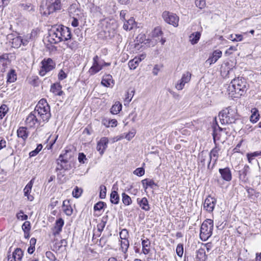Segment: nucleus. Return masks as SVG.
<instances>
[{
	"mask_svg": "<svg viewBox=\"0 0 261 261\" xmlns=\"http://www.w3.org/2000/svg\"><path fill=\"white\" fill-rule=\"evenodd\" d=\"M34 113L39 116L42 119L43 122H48L51 117V113L50 111V107H46L44 109H35Z\"/></svg>",
	"mask_w": 261,
	"mask_h": 261,
	"instance_id": "nucleus-10",
	"label": "nucleus"
},
{
	"mask_svg": "<svg viewBox=\"0 0 261 261\" xmlns=\"http://www.w3.org/2000/svg\"><path fill=\"white\" fill-rule=\"evenodd\" d=\"M186 83H185L184 81H182L181 79L178 82V83L176 84L175 85V88L177 89V90H182L184 86H185V85L186 84Z\"/></svg>",
	"mask_w": 261,
	"mask_h": 261,
	"instance_id": "nucleus-64",
	"label": "nucleus"
},
{
	"mask_svg": "<svg viewBox=\"0 0 261 261\" xmlns=\"http://www.w3.org/2000/svg\"><path fill=\"white\" fill-rule=\"evenodd\" d=\"M40 124V120L37 118V115L34 111L32 112L27 117L25 120V124L30 127H33L36 123Z\"/></svg>",
	"mask_w": 261,
	"mask_h": 261,
	"instance_id": "nucleus-14",
	"label": "nucleus"
},
{
	"mask_svg": "<svg viewBox=\"0 0 261 261\" xmlns=\"http://www.w3.org/2000/svg\"><path fill=\"white\" fill-rule=\"evenodd\" d=\"M196 6L200 9L203 8L206 5L205 0H195Z\"/></svg>",
	"mask_w": 261,
	"mask_h": 261,
	"instance_id": "nucleus-57",
	"label": "nucleus"
},
{
	"mask_svg": "<svg viewBox=\"0 0 261 261\" xmlns=\"http://www.w3.org/2000/svg\"><path fill=\"white\" fill-rule=\"evenodd\" d=\"M41 68L39 71L40 75L43 76L56 67L55 62L51 58L44 59L41 62Z\"/></svg>",
	"mask_w": 261,
	"mask_h": 261,
	"instance_id": "nucleus-6",
	"label": "nucleus"
},
{
	"mask_svg": "<svg viewBox=\"0 0 261 261\" xmlns=\"http://www.w3.org/2000/svg\"><path fill=\"white\" fill-rule=\"evenodd\" d=\"M176 253L179 257H182L184 253V246L182 244H178L176 249Z\"/></svg>",
	"mask_w": 261,
	"mask_h": 261,
	"instance_id": "nucleus-54",
	"label": "nucleus"
},
{
	"mask_svg": "<svg viewBox=\"0 0 261 261\" xmlns=\"http://www.w3.org/2000/svg\"><path fill=\"white\" fill-rule=\"evenodd\" d=\"M207 255L204 248H200L196 251V255L195 261H205Z\"/></svg>",
	"mask_w": 261,
	"mask_h": 261,
	"instance_id": "nucleus-28",
	"label": "nucleus"
},
{
	"mask_svg": "<svg viewBox=\"0 0 261 261\" xmlns=\"http://www.w3.org/2000/svg\"><path fill=\"white\" fill-rule=\"evenodd\" d=\"M8 111V108L6 105H2L0 107V119H2L6 115Z\"/></svg>",
	"mask_w": 261,
	"mask_h": 261,
	"instance_id": "nucleus-49",
	"label": "nucleus"
},
{
	"mask_svg": "<svg viewBox=\"0 0 261 261\" xmlns=\"http://www.w3.org/2000/svg\"><path fill=\"white\" fill-rule=\"evenodd\" d=\"M109 140L107 137H102L100 139V141L97 143L96 149L99 151L100 155H102L108 147Z\"/></svg>",
	"mask_w": 261,
	"mask_h": 261,
	"instance_id": "nucleus-16",
	"label": "nucleus"
},
{
	"mask_svg": "<svg viewBox=\"0 0 261 261\" xmlns=\"http://www.w3.org/2000/svg\"><path fill=\"white\" fill-rule=\"evenodd\" d=\"M34 178L32 179L25 186L23 189L24 195L27 197L28 200L33 201L34 197L30 195L34 183Z\"/></svg>",
	"mask_w": 261,
	"mask_h": 261,
	"instance_id": "nucleus-20",
	"label": "nucleus"
},
{
	"mask_svg": "<svg viewBox=\"0 0 261 261\" xmlns=\"http://www.w3.org/2000/svg\"><path fill=\"white\" fill-rule=\"evenodd\" d=\"M59 27L62 41H65L68 39H71L72 35L69 28L63 25H60Z\"/></svg>",
	"mask_w": 261,
	"mask_h": 261,
	"instance_id": "nucleus-15",
	"label": "nucleus"
},
{
	"mask_svg": "<svg viewBox=\"0 0 261 261\" xmlns=\"http://www.w3.org/2000/svg\"><path fill=\"white\" fill-rule=\"evenodd\" d=\"M164 21L167 23L177 27L178 25L179 17H164Z\"/></svg>",
	"mask_w": 261,
	"mask_h": 261,
	"instance_id": "nucleus-34",
	"label": "nucleus"
},
{
	"mask_svg": "<svg viewBox=\"0 0 261 261\" xmlns=\"http://www.w3.org/2000/svg\"><path fill=\"white\" fill-rule=\"evenodd\" d=\"M29 132L27 130L26 127H19L17 130V136L18 138H21L24 142H25L26 140L28 138Z\"/></svg>",
	"mask_w": 261,
	"mask_h": 261,
	"instance_id": "nucleus-24",
	"label": "nucleus"
},
{
	"mask_svg": "<svg viewBox=\"0 0 261 261\" xmlns=\"http://www.w3.org/2000/svg\"><path fill=\"white\" fill-rule=\"evenodd\" d=\"M69 151L66 150L64 153L60 154L59 158L56 160L57 167L56 170H68L71 168L70 164L69 163V159L70 155L68 154Z\"/></svg>",
	"mask_w": 261,
	"mask_h": 261,
	"instance_id": "nucleus-4",
	"label": "nucleus"
},
{
	"mask_svg": "<svg viewBox=\"0 0 261 261\" xmlns=\"http://www.w3.org/2000/svg\"><path fill=\"white\" fill-rule=\"evenodd\" d=\"M207 158V155L206 154V153L204 152L203 151L201 152V153L199 154V165L201 166L202 167H205V160Z\"/></svg>",
	"mask_w": 261,
	"mask_h": 261,
	"instance_id": "nucleus-45",
	"label": "nucleus"
},
{
	"mask_svg": "<svg viewBox=\"0 0 261 261\" xmlns=\"http://www.w3.org/2000/svg\"><path fill=\"white\" fill-rule=\"evenodd\" d=\"M16 216L17 219L21 220H26L28 218V215L24 214L22 210H20L19 212L17 213Z\"/></svg>",
	"mask_w": 261,
	"mask_h": 261,
	"instance_id": "nucleus-55",
	"label": "nucleus"
},
{
	"mask_svg": "<svg viewBox=\"0 0 261 261\" xmlns=\"http://www.w3.org/2000/svg\"><path fill=\"white\" fill-rule=\"evenodd\" d=\"M122 201L125 206L130 205L132 202V200L130 196L125 193H123L122 194Z\"/></svg>",
	"mask_w": 261,
	"mask_h": 261,
	"instance_id": "nucleus-44",
	"label": "nucleus"
},
{
	"mask_svg": "<svg viewBox=\"0 0 261 261\" xmlns=\"http://www.w3.org/2000/svg\"><path fill=\"white\" fill-rule=\"evenodd\" d=\"M82 192L83 190L76 186L72 191V195L74 197L77 198L81 196Z\"/></svg>",
	"mask_w": 261,
	"mask_h": 261,
	"instance_id": "nucleus-50",
	"label": "nucleus"
},
{
	"mask_svg": "<svg viewBox=\"0 0 261 261\" xmlns=\"http://www.w3.org/2000/svg\"><path fill=\"white\" fill-rule=\"evenodd\" d=\"M17 79V75L14 69H11L7 74V82L9 83L14 82Z\"/></svg>",
	"mask_w": 261,
	"mask_h": 261,
	"instance_id": "nucleus-42",
	"label": "nucleus"
},
{
	"mask_svg": "<svg viewBox=\"0 0 261 261\" xmlns=\"http://www.w3.org/2000/svg\"><path fill=\"white\" fill-rule=\"evenodd\" d=\"M121 249L124 253H126L127 251L128 248L129 246V241L128 240H124L121 241Z\"/></svg>",
	"mask_w": 261,
	"mask_h": 261,
	"instance_id": "nucleus-47",
	"label": "nucleus"
},
{
	"mask_svg": "<svg viewBox=\"0 0 261 261\" xmlns=\"http://www.w3.org/2000/svg\"><path fill=\"white\" fill-rule=\"evenodd\" d=\"M191 78V73L190 72L187 71L182 74L181 80L185 83H188L190 81Z\"/></svg>",
	"mask_w": 261,
	"mask_h": 261,
	"instance_id": "nucleus-52",
	"label": "nucleus"
},
{
	"mask_svg": "<svg viewBox=\"0 0 261 261\" xmlns=\"http://www.w3.org/2000/svg\"><path fill=\"white\" fill-rule=\"evenodd\" d=\"M121 109L122 105L119 101H117L111 108V113L113 114H117Z\"/></svg>",
	"mask_w": 261,
	"mask_h": 261,
	"instance_id": "nucleus-36",
	"label": "nucleus"
},
{
	"mask_svg": "<svg viewBox=\"0 0 261 261\" xmlns=\"http://www.w3.org/2000/svg\"><path fill=\"white\" fill-rule=\"evenodd\" d=\"M69 16H79L81 14V10L76 4L71 5L68 8Z\"/></svg>",
	"mask_w": 261,
	"mask_h": 261,
	"instance_id": "nucleus-29",
	"label": "nucleus"
},
{
	"mask_svg": "<svg viewBox=\"0 0 261 261\" xmlns=\"http://www.w3.org/2000/svg\"><path fill=\"white\" fill-rule=\"evenodd\" d=\"M163 34L161 28L160 27H156L155 28L152 32L151 37L153 38H159L160 36H161Z\"/></svg>",
	"mask_w": 261,
	"mask_h": 261,
	"instance_id": "nucleus-46",
	"label": "nucleus"
},
{
	"mask_svg": "<svg viewBox=\"0 0 261 261\" xmlns=\"http://www.w3.org/2000/svg\"><path fill=\"white\" fill-rule=\"evenodd\" d=\"M216 202L215 198L208 196L204 200L203 208L208 213H211L214 211Z\"/></svg>",
	"mask_w": 261,
	"mask_h": 261,
	"instance_id": "nucleus-11",
	"label": "nucleus"
},
{
	"mask_svg": "<svg viewBox=\"0 0 261 261\" xmlns=\"http://www.w3.org/2000/svg\"><path fill=\"white\" fill-rule=\"evenodd\" d=\"M50 91L55 95L59 96L62 95L63 93L62 90V86L59 83H55L51 85Z\"/></svg>",
	"mask_w": 261,
	"mask_h": 261,
	"instance_id": "nucleus-30",
	"label": "nucleus"
},
{
	"mask_svg": "<svg viewBox=\"0 0 261 261\" xmlns=\"http://www.w3.org/2000/svg\"><path fill=\"white\" fill-rule=\"evenodd\" d=\"M135 47L139 49L140 47H139L140 44H147L149 43V39L146 38V36L144 34H139L136 39L135 40Z\"/></svg>",
	"mask_w": 261,
	"mask_h": 261,
	"instance_id": "nucleus-21",
	"label": "nucleus"
},
{
	"mask_svg": "<svg viewBox=\"0 0 261 261\" xmlns=\"http://www.w3.org/2000/svg\"><path fill=\"white\" fill-rule=\"evenodd\" d=\"M110 201L112 203L117 204L119 202V196L116 191H112L110 194Z\"/></svg>",
	"mask_w": 261,
	"mask_h": 261,
	"instance_id": "nucleus-35",
	"label": "nucleus"
},
{
	"mask_svg": "<svg viewBox=\"0 0 261 261\" xmlns=\"http://www.w3.org/2000/svg\"><path fill=\"white\" fill-rule=\"evenodd\" d=\"M48 107L50 106L47 103L46 100L44 98H42L39 101L38 104L36 105L35 109H37V110H38L39 109H43L44 108L46 109V107Z\"/></svg>",
	"mask_w": 261,
	"mask_h": 261,
	"instance_id": "nucleus-43",
	"label": "nucleus"
},
{
	"mask_svg": "<svg viewBox=\"0 0 261 261\" xmlns=\"http://www.w3.org/2000/svg\"><path fill=\"white\" fill-rule=\"evenodd\" d=\"M201 34L199 32H196L193 34H192L190 36V41L191 42L192 44H196L200 37Z\"/></svg>",
	"mask_w": 261,
	"mask_h": 261,
	"instance_id": "nucleus-37",
	"label": "nucleus"
},
{
	"mask_svg": "<svg viewBox=\"0 0 261 261\" xmlns=\"http://www.w3.org/2000/svg\"><path fill=\"white\" fill-rule=\"evenodd\" d=\"M67 245V242L65 239L61 240L59 242H56L54 245V247L56 251H59L63 246L66 247Z\"/></svg>",
	"mask_w": 261,
	"mask_h": 261,
	"instance_id": "nucleus-41",
	"label": "nucleus"
},
{
	"mask_svg": "<svg viewBox=\"0 0 261 261\" xmlns=\"http://www.w3.org/2000/svg\"><path fill=\"white\" fill-rule=\"evenodd\" d=\"M46 10L44 12V15H50L61 9V0H47Z\"/></svg>",
	"mask_w": 261,
	"mask_h": 261,
	"instance_id": "nucleus-7",
	"label": "nucleus"
},
{
	"mask_svg": "<svg viewBox=\"0 0 261 261\" xmlns=\"http://www.w3.org/2000/svg\"><path fill=\"white\" fill-rule=\"evenodd\" d=\"M63 211L67 216H70L72 214V209L69 205V201L68 200H64L63 202Z\"/></svg>",
	"mask_w": 261,
	"mask_h": 261,
	"instance_id": "nucleus-33",
	"label": "nucleus"
},
{
	"mask_svg": "<svg viewBox=\"0 0 261 261\" xmlns=\"http://www.w3.org/2000/svg\"><path fill=\"white\" fill-rule=\"evenodd\" d=\"M141 244L142 246V253L145 255L148 254L150 251L151 242L149 239L145 238L144 236L141 238Z\"/></svg>",
	"mask_w": 261,
	"mask_h": 261,
	"instance_id": "nucleus-18",
	"label": "nucleus"
},
{
	"mask_svg": "<svg viewBox=\"0 0 261 261\" xmlns=\"http://www.w3.org/2000/svg\"><path fill=\"white\" fill-rule=\"evenodd\" d=\"M106 223H107L106 221L101 220L100 222H99L98 224H97V230L98 231V232L100 233H101V232L103 231V230L106 226Z\"/></svg>",
	"mask_w": 261,
	"mask_h": 261,
	"instance_id": "nucleus-56",
	"label": "nucleus"
},
{
	"mask_svg": "<svg viewBox=\"0 0 261 261\" xmlns=\"http://www.w3.org/2000/svg\"><path fill=\"white\" fill-rule=\"evenodd\" d=\"M112 76L110 74L105 75L101 80V84L105 87H109L111 84L113 83Z\"/></svg>",
	"mask_w": 261,
	"mask_h": 261,
	"instance_id": "nucleus-32",
	"label": "nucleus"
},
{
	"mask_svg": "<svg viewBox=\"0 0 261 261\" xmlns=\"http://www.w3.org/2000/svg\"><path fill=\"white\" fill-rule=\"evenodd\" d=\"M107 204L103 201H99L97 202L94 206L93 209L95 211H100L104 206H106Z\"/></svg>",
	"mask_w": 261,
	"mask_h": 261,
	"instance_id": "nucleus-51",
	"label": "nucleus"
},
{
	"mask_svg": "<svg viewBox=\"0 0 261 261\" xmlns=\"http://www.w3.org/2000/svg\"><path fill=\"white\" fill-rule=\"evenodd\" d=\"M213 221L207 219L202 223L200 228V238L202 241H206L213 233Z\"/></svg>",
	"mask_w": 261,
	"mask_h": 261,
	"instance_id": "nucleus-3",
	"label": "nucleus"
},
{
	"mask_svg": "<svg viewBox=\"0 0 261 261\" xmlns=\"http://www.w3.org/2000/svg\"><path fill=\"white\" fill-rule=\"evenodd\" d=\"M46 257L48 258L50 261H55L57 260V258L53 253L51 251H47L45 253Z\"/></svg>",
	"mask_w": 261,
	"mask_h": 261,
	"instance_id": "nucleus-60",
	"label": "nucleus"
},
{
	"mask_svg": "<svg viewBox=\"0 0 261 261\" xmlns=\"http://www.w3.org/2000/svg\"><path fill=\"white\" fill-rule=\"evenodd\" d=\"M213 137L214 142L215 144V146L211 150V151L209 153L207 169H210V164H211V162L212 161V158H219V153L221 149L220 146L216 143V140H219L220 137L217 136V133H216V128H214V130L213 133Z\"/></svg>",
	"mask_w": 261,
	"mask_h": 261,
	"instance_id": "nucleus-5",
	"label": "nucleus"
},
{
	"mask_svg": "<svg viewBox=\"0 0 261 261\" xmlns=\"http://www.w3.org/2000/svg\"><path fill=\"white\" fill-rule=\"evenodd\" d=\"M100 194H99V197L101 199L105 198V197L106 196V192H107L106 187L105 186L101 185L100 187Z\"/></svg>",
	"mask_w": 261,
	"mask_h": 261,
	"instance_id": "nucleus-58",
	"label": "nucleus"
},
{
	"mask_svg": "<svg viewBox=\"0 0 261 261\" xmlns=\"http://www.w3.org/2000/svg\"><path fill=\"white\" fill-rule=\"evenodd\" d=\"M102 69V62L97 55L93 58L92 65L90 68L88 73L90 75H93L98 73Z\"/></svg>",
	"mask_w": 261,
	"mask_h": 261,
	"instance_id": "nucleus-9",
	"label": "nucleus"
},
{
	"mask_svg": "<svg viewBox=\"0 0 261 261\" xmlns=\"http://www.w3.org/2000/svg\"><path fill=\"white\" fill-rule=\"evenodd\" d=\"M219 117L222 124H240L239 128L241 127L242 121L237 110L235 108L228 107L223 109L219 112Z\"/></svg>",
	"mask_w": 261,
	"mask_h": 261,
	"instance_id": "nucleus-1",
	"label": "nucleus"
},
{
	"mask_svg": "<svg viewBox=\"0 0 261 261\" xmlns=\"http://www.w3.org/2000/svg\"><path fill=\"white\" fill-rule=\"evenodd\" d=\"M142 183L145 189H146L148 187L153 188L154 186H157L153 180L147 178L142 180Z\"/></svg>",
	"mask_w": 261,
	"mask_h": 261,
	"instance_id": "nucleus-38",
	"label": "nucleus"
},
{
	"mask_svg": "<svg viewBox=\"0 0 261 261\" xmlns=\"http://www.w3.org/2000/svg\"><path fill=\"white\" fill-rule=\"evenodd\" d=\"M144 173L145 170L143 168H138L134 171V174L138 176H142Z\"/></svg>",
	"mask_w": 261,
	"mask_h": 261,
	"instance_id": "nucleus-59",
	"label": "nucleus"
},
{
	"mask_svg": "<svg viewBox=\"0 0 261 261\" xmlns=\"http://www.w3.org/2000/svg\"><path fill=\"white\" fill-rule=\"evenodd\" d=\"M141 61V58L135 57L129 61L128 65L130 69H135L138 66L139 63Z\"/></svg>",
	"mask_w": 261,
	"mask_h": 261,
	"instance_id": "nucleus-40",
	"label": "nucleus"
},
{
	"mask_svg": "<svg viewBox=\"0 0 261 261\" xmlns=\"http://www.w3.org/2000/svg\"><path fill=\"white\" fill-rule=\"evenodd\" d=\"M43 146L41 144H39L37 145L36 148L31 151L29 153V156L30 157H33L36 156L42 149Z\"/></svg>",
	"mask_w": 261,
	"mask_h": 261,
	"instance_id": "nucleus-48",
	"label": "nucleus"
},
{
	"mask_svg": "<svg viewBox=\"0 0 261 261\" xmlns=\"http://www.w3.org/2000/svg\"><path fill=\"white\" fill-rule=\"evenodd\" d=\"M64 224V220L60 218L56 221L55 225L53 229V234L56 236L58 235L62 230V227Z\"/></svg>",
	"mask_w": 261,
	"mask_h": 261,
	"instance_id": "nucleus-19",
	"label": "nucleus"
},
{
	"mask_svg": "<svg viewBox=\"0 0 261 261\" xmlns=\"http://www.w3.org/2000/svg\"><path fill=\"white\" fill-rule=\"evenodd\" d=\"M219 172L222 178L226 181H230L232 179V174L229 167L220 168Z\"/></svg>",
	"mask_w": 261,
	"mask_h": 261,
	"instance_id": "nucleus-17",
	"label": "nucleus"
},
{
	"mask_svg": "<svg viewBox=\"0 0 261 261\" xmlns=\"http://www.w3.org/2000/svg\"><path fill=\"white\" fill-rule=\"evenodd\" d=\"M230 84L228 87V91L231 97H239L244 95L247 90V83L244 78L234 79Z\"/></svg>",
	"mask_w": 261,
	"mask_h": 261,
	"instance_id": "nucleus-2",
	"label": "nucleus"
},
{
	"mask_svg": "<svg viewBox=\"0 0 261 261\" xmlns=\"http://www.w3.org/2000/svg\"><path fill=\"white\" fill-rule=\"evenodd\" d=\"M222 51L220 50H216L213 51L212 56H210L206 61L208 62L210 64L216 63L217 60L222 56Z\"/></svg>",
	"mask_w": 261,
	"mask_h": 261,
	"instance_id": "nucleus-25",
	"label": "nucleus"
},
{
	"mask_svg": "<svg viewBox=\"0 0 261 261\" xmlns=\"http://www.w3.org/2000/svg\"><path fill=\"white\" fill-rule=\"evenodd\" d=\"M22 39L20 36L14 38L12 40V46L14 48H18L22 44Z\"/></svg>",
	"mask_w": 261,
	"mask_h": 261,
	"instance_id": "nucleus-39",
	"label": "nucleus"
},
{
	"mask_svg": "<svg viewBox=\"0 0 261 261\" xmlns=\"http://www.w3.org/2000/svg\"><path fill=\"white\" fill-rule=\"evenodd\" d=\"M14 261H21L23 256V251L20 248H17L12 252Z\"/></svg>",
	"mask_w": 261,
	"mask_h": 261,
	"instance_id": "nucleus-31",
	"label": "nucleus"
},
{
	"mask_svg": "<svg viewBox=\"0 0 261 261\" xmlns=\"http://www.w3.org/2000/svg\"><path fill=\"white\" fill-rule=\"evenodd\" d=\"M64 42V44L66 45L67 47L70 49L73 52L79 47L80 43L74 40L73 38H72V36L71 39H68Z\"/></svg>",
	"mask_w": 261,
	"mask_h": 261,
	"instance_id": "nucleus-23",
	"label": "nucleus"
},
{
	"mask_svg": "<svg viewBox=\"0 0 261 261\" xmlns=\"http://www.w3.org/2000/svg\"><path fill=\"white\" fill-rule=\"evenodd\" d=\"M59 25H54L48 32V41L52 44H57L62 41Z\"/></svg>",
	"mask_w": 261,
	"mask_h": 261,
	"instance_id": "nucleus-8",
	"label": "nucleus"
},
{
	"mask_svg": "<svg viewBox=\"0 0 261 261\" xmlns=\"http://www.w3.org/2000/svg\"><path fill=\"white\" fill-rule=\"evenodd\" d=\"M137 201V203L143 210L145 211H148L150 210V208L148 203V201L146 197H143L142 199L138 198Z\"/></svg>",
	"mask_w": 261,
	"mask_h": 261,
	"instance_id": "nucleus-27",
	"label": "nucleus"
},
{
	"mask_svg": "<svg viewBox=\"0 0 261 261\" xmlns=\"http://www.w3.org/2000/svg\"><path fill=\"white\" fill-rule=\"evenodd\" d=\"M259 119V114L254 112L250 117V121L252 123L256 122Z\"/></svg>",
	"mask_w": 261,
	"mask_h": 261,
	"instance_id": "nucleus-61",
	"label": "nucleus"
},
{
	"mask_svg": "<svg viewBox=\"0 0 261 261\" xmlns=\"http://www.w3.org/2000/svg\"><path fill=\"white\" fill-rule=\"evenodd\" d=\"M249 171L250 168L247 165H245L244 168L239 171V178L242 181L246 182L248 180L247 175Z\"/></svg>",
	"mask_w": 261,
	"mask_h": 261,
	"instance_id": "nucleus-22",
	"label": "nucleus"
},
{
	"mask_svg": "<svg viewBox=\"0 0 261 261\" xmlns=\"http://www.w3.org/2000/svg\"><path fill=\"white\" fill-rule=\"evenodd\" d=\"M9 60V54H3L0 56V71L4 72L5 71L7 67V61Z\"/></svg>",
	"mask_w": 261,
	"mask_h": 261,
	"instance_id": "nucleus-26",
	"label": "nucleus"
},
{
	"mask_svg": "<svg viewBox=\"0 0 261 261\" xmlns=\"http://www.w3.org/2000/svg\"><path fill=\"white\" fill-rule=\"evenodd\" d=\"M23 231H30L31 229V224L29 221H25L22 225Z\"/></svg>",
	"mask_w": 261,
	"mask_h": 261,
	"instance_id": "nucleus-63",
	"label": "nucleus"
},
{
	"mask_svg": "<svg viewBox=\"0 0 261 261\" xmlns=\"http://www.w3.org/2000/svg\"><path fill=\"white\" fill-rule=\"evenodd\" d=\"M134 17H130L128 20H125L123 24V29L126 31L136 29V30L142 27L141 24L138 25V23L133 19Z\"/></svg>",
	"mask_w": 261,
	"mask_h": 261,
	"instance_id": "nucleus-12",
	"label": "nucleus"
},
{
	"mask_svg": "<svg viewBox=\"0 0 261 261\" xmlns=\"http://www.w3.org/2000/svg\"><path fill=\"white\" fill-rule=\"evenodd\" d=\"M19 9L24 14L27 15H33L35 12L34 6L30 3H22L19 5Z\"/></svg>",
	"mask_w": 261,
	"mask_h": 261,
	"instance_id": "nucleus-13",
	"label": "nucleus"
},
{
	"mask_svg": "<svg viewBox=\"0 0 261 261\" xmlns=\"http://www.w3.org/2000/svg\"><path fill=\"white\" fill-rule=\"evenodd\" d=\"M78 160L80 163L84 164L85 163V161L87 160V159L84 153L81 152L79 153Z\"/></svg>",
	"mask_w": 261,
	"mask_h": 261,
	"instance_id": "nucleus-62",
	"label": "nucleus"
},
{
	"mask_svg": "<svg viewBox=\"0 0 261 261\" xmlns=\"http://www.w3.org/2000/svg\"><path fill=\"white\" fill-rule=\"evenodd\" d=\"M120 238L121 240H128V232L126 229H123L119 233Z\"/></svg>",
	"mask_w": 261,
	"mask_h": 261,
	"instance_id": "nucleus-53",
	"label": "nucleus"
}]
</instances>
